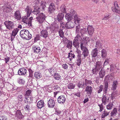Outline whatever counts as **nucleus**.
<instances>
[{"label":"nucleus","instance_id":"19","mask_svg":"<svg viewBox=\"0 0 120 120\" xmlns=\"http://www.w3.org/2000/svg\"><path fill=\"white\" fill-rule=\"evenodd\" d=\"M25 11L27 13V16L28 17L31 13L32 9L30 7L27 6L25 9Z\"/></svg>","mask_w":120,"mask_h":120},{"label":"nucleus","instance_id":"26","mask_svg":"<svg viewBox=\"0 0 120 120\" xmlns=\"http://www.w3.org/2000/svg\"><path fill=\"white\" fill-rule=\"evenodd\" d=\"M117 112V109L116 108H114L113 109L111 112L110 113L111 116H116Z\"/></svg>","mask_w":120,"mask_h":120},{"label":"nucleus","instance_id":"43","mask_svg":"<svg viewBox=\"0 0 120 120\" xmlns=\"http://www.w3.org/2000/svg\"><path fill=\"white\" fill-rule=\"evenodd\" d=\"M66 6L64 5L63 4L60 8V10L62 12L65 13L66 12Z\"/></svg>","mask_w":120,"mask_h":120},{"label":"nucleus","instance_id":"11","mask_svg":"<svg viewBox=\"0 0 120 120\" xmlns=\"http://www.w3.org/2000/svg\"><path fill=\"white\" fill-rule=\"evenodd\" d=\"M27 70L24 68H20L18 71V73L20 75H23L26 74Z\"/></svg>","mask_w":120,"mask_h":120},{"label":"nucleus","instance_id":"42","mask_svg":"<svg viewBox=\"0 0 120 120\" xmlns=\"http://www.w3.org/2000/svg\"><path fill=\"white\" fill-rule=\"evenodd\" d=\"M18 83L22 85H24L25 82L24 80L21 78H19L18 80Z\"/></svg>","mask_w":120,"mask_h":120},{"label":"nucleus","instance_id":"53","mask_svg":"<svg viewBox=\"0 0 120 120\" xmlns=\"http://www.w3.org/2000/svg\"><path fill=\"white\" fill-rule=\"evenodd\" d=\"M75 86V85L73 84V83H71L68 85V87L69 89H73Z\"/></svg>","mask_w":120,"mask_h":120},{"label":"nucleus","instance_id":"27","mask_svg":"<svg viewBox=\"0 0 120 120\" xmlns=\"http://www.w3.org/2000/svg\"><path fill=\"white\" fill-rule=\"evenodd\" d=\"M77 85L78 87L79 88H83L85 86L84 83L83 81L79 82L77 84Z\"/></svg>","mask_w":120,"mask_h":120},{"label":"nucleus","instance_id":"12","mask_svg":"<svg viewBox=\"0 0 120 120\" xmlns=\"http://www.w3.org/2000/svg\"><path fill=\"white\" fill-rule=\"evenodd\" d=\"M49 34L46 30H42L41 32V36L44 38H46L48 37Z\"/></svg>","mask_w":120,"mask_h":120},{"label":"nucleus","instance_id":"24","mask_svg":"<svg viewBox=\"0 0 120 120\" xmlns=\"http://www.w3.org/2000/svg\"><path fill=\"white\" fill-rule=\"evenodd\" d=\"M104 87L103 89L104 91L106 92L108 89V82L107 81L105 80L104 82Z\"/></svg>","mask_w":120,"mask_h":120},{"label":"nucleus","instance_id":"61","mask_svg":"<svg viewBox=\"0 0 120 120\" xmlns=\"http://www.w3.org/2000/svg\"><path fill=\"white\" fill-rule=\"evenodd\" d=\"M81 60L79 58L77 60L76 63L79 66L81 64Z\"/></svg>","mask_w":120,"mask_h":120},{"label":"nucleus","instance_id":"4","mask_svg":"<svg viewBox=\"0 0 120 120\" xmlns=\"http://www.w3.org/2000/svg\"><path fill=\"white\" fill-rule=\"evenodd\" d=\"M46 16L45 14L41 13L40 15L36 17V19L39 23L42 24L45 20Z\"/></svg>","mask_w":120,"mask_h":120},{"label":"nucleus","instance_id":"23","mask_svg":"<svg viewBox=\"0 0 120 120\" xmlns=\"http://www.w3.org/2000/svg\"><path fill=\"white\" fill-rule=\"evenodd\" d=\"M105 71L103 69H101L99 73V77L100 78H103L105 76Z\"/></svg>","mask_w":120,"mask_h":120},{"label":"nucleus","instance_id":"18","mask_svg":"<svg viewBox=\"0 0 120 120\" xmlns=\"http://www.w3.org/2000/svg\"><path fill=\"white\" fill-rule=\"evenodd\" d=\"M44 105V103L42 100H40L37 103V107L39 109H41L43 107Z\"/></svg>","mask_w":120,"mask_h":120},{"label":"nucleus","instance_id":"2","mask_svg":"<svg viewBox=\"0 0 120 120\" xmlns=\"http://www.w3.org/2000/svg\"><path fill=\"white\" fill-rule=\"evenodd\" d=\"M102 63L101 61H98L95 63V68L93 69L92 70L93 74H97V72L99 71L100 69H102L103 67Z\"/></svg>","mask_w":120,"mask_h":120},{"label":"nucleus","instance_id":"56","mask_svg":"<svg viewBox=\"0 0 120 120\" xmlns=\"http://www.w3.org/2000/svg\"><path fill=\"white\" fill-rule=\"evenodd\" d=\"M31 91L30 90H27L26 92L25 96H29L30 95Z\"/></svg>","mask_w":120,"mask_h":120},{"label":"nucleus","instance_id":"64","mask_svg":"<svg viewBox=\"0 0 120 120\" xmlns=\"http://www.w3.org/2000/svg\"><path fill=\"white\" fill-rule=\"evenodd\" d=\"M62 67L64 69H67L68 68V66L67 64H63Z\"/></svg>","mask_w":120,"mask_h":120},{"label":"nucleus","instance_id":"33","mask_svg":"<svg viewBox=\"0 0 120 120\" xmlns=\"http://www.w3.org/2000/svg\"><path fill=\"white\" fill-rule=\"evenodd\" d=\"M19 30L18 28H16L14 29L12 31V34H11V36H13L15 37L17 34V33Z\"/></svg>","mask_w":120,"mask_h":120},{"label":"nucleus","instance_id":"49","mask_svg":"<svg viewBox=\"0 0 120 120\" xmlns=\"http://www.w3.org/2000/svg\"><path fill=\"white\" fill-rule=\"evenodd\" d=\"M81 35L82 36L83 34H86L87 33V31L86 28L81 29L80 30V32Z\"/></svg>","mask_w":120,"mask_h":120},{"label":"nucleus","instance_id":"51","mask_svg":"<svg viewBox=\"0 0 120 120\" xmlns=\"http://www.w3.org/2000/svg\"><path fill=\"white\" fill-rule=\"evenodd\" d=\"M106 51L104 49H103L102 50L101 52L102 55L101 56L103 58L105 57L106 55Z\"/></svg>","mask_w":120,"mask_h":120},{"label":"nucleus","instance_id":"9","mask_svg":"<svg viewBox=\"0 0 120 120\" xmlns=\"http://www.w3.org/2000/svg\"><path fill=\"white\" fill-rule=\"evenodd\" d=\"M14 18L17 20H20L21 18V16L20 11L19 10L15 11L14 14Z\"/></svg>","mask_w":120,"mask_h":120},{"label":"nucleus","instance_id":"30","mask_svg":"<svg viewBox=\"0 0 120 120\" xmlns=\"http://www.w3.org/2000/svg\"><path fill=\"white\" fill-rule=\"evenodd\" d=\"M22 22L27 24L29 25V22H28V19L26 16H23L22 18Z\"/></svg>","mask_w":120,"mask_h":120},{"label":"nucleus","instance_id":"5","mask_svg":"<svg viewBox=\"0 0 120 120\" xmlns=\"http://www.w3.org/2000/svg\"><path fill=\"white\" fill-rule=\"evenodd\" d=\"M114 7H112V11L120 15V10L118 9L117 8V7L118 8H119V6L118 5V3L116 1H115L114 2Z\"/></svg>","mask_w":120,"mask_h":120},{"label":"nucleus","instance_id":"44","mask_svg":"<svg viewBox=\"0 0 120 120\" xmlns=\"http://www.w3.org/2000/svg\"><path fill=\"white\" fill-rule=\"evenodd\" d=\"M102 101L104 105H105L107 103V98L105 95L103 96Z\"/></svg>","mask_w":120,"mask_h":120},{"label":"nucleus","instance_id":"38","mask_svg":"<svg viewBox=\"0 0 120 120\" xmlns=\"http://www.w3.org/2000/svg\"><path fill=\"white\" fill-rule=\"evenodd\" d=\"M96 46L97 47L101 48L102 46V44L101 41L97 40L96 42Z\"/></svg>","mask_w":120,"mask_h":120},{"label":"nucleus","instance_id":"37","mask_svg":"<svg viewBox=\"0 0 120 120\" xmlns=\"http://www.w3.org/2000/svg\"><path fill=\"white\" fill-rule=\"evenodd\" d=\"M25 98L24 101L27 102H28L31 103L32 102L33 99L31 97L29 96H25Z\"/></svg>","mask_w":120,"mask_h":120},{"label":"nucleus","instance_id":"15","mask_svg":"<svg viewBox=\"0 0 120 120\" xmlns=\"http://www.w3.org/2000/svg\"><path fill=\"white\" fill-rule=\"evenodd\" d=\"M3 10L4 12L6 13H9L11 12L12 10V8L11 6L8 5H6L4 7Z\"/></svg>","mask_w":120,"mask_h":120},{"label":"nucleus","instance_id":"50","mask_svg":"<svg viewBox=\"0 0 120 120\" xmlns=\"http://www.w3.org/2000/svg\"><path fill=\"white\" fill-rule=\"evenodd\" d=\"M59 36L60 37L63 38L64 37V33L61 29H60L59 31Z\"/></svg>","mask_w":120,"mask_h":120},{"label":"nucleus","instance_id":"54","mask_svg":"<svg viewBox=\"0 0 120 120\" xmlns=\"http://www.w3.org/2000/svg\"><path fill=\"white\" fill-rule=\"evenodd\" d=\"M80 47L82 50H83L87 48L85 46V45L82 42L81 44Z\"/></svg>","mask_w":120,"mask_h":120},{"label":"nucleus","instance_id":"52","mask_svg":"<svg viewBox=\"0 0 120 120\" xmlns=\"http://www.w3.org/2000/svg\"><path fill=\"white\" fill-rule=\"evenodd\" d=\"M72 41H68L67 47L70 49L72 47Z\"/></svg>","mask_w":120,"mask_h":120},{"label":"nucleus","instance_id":"25","mask_svg":"<svg viewBox=\"0 0 120 120\" xmlns=\"http://www.w3.org/2000/svg\"><path fill=\"white\" fill-rule=\"evenodd\" d=\"M40 2V0H35L33 2L34 4V6L37 8H40L39 2Z\"/></svg>","mask_w":120,"mask_h":120},{"label":"nucleus","instance_id":"13","mask_svg":"<svg viewBox=\"0 0 120 120\" xmlns=\"http://www.w3.org/2000/svg\"><path fill=\"white\" fill-rule=\"evenodd\" d=\"M88 33L90 35H92L94 32V28L92 26H88L87 28Z\"/></svg>","mask_w":120,"mask_h":120},{"label":"nucleus","instance_id":"28","mask_svg":"<svg viewBox=\"0 0 120 120\" xmlns=\"http://www.w3.org/2000/svg\"><path fill=\"white\" fill-rule=\"evenodd\" d=\"M16 115L19 119L22 118L23 116L22 115L20 110H17L16 112Z\"/></svg>","mask_w":120,"mask_h":120},{"label":"nucleus","instance_id":"60","mask_svg":"<svg viewBox=\"0 0 120 120\" xmlns=\"http://www.w3.org/2000/svg\"><path fill=\"white\" fill-rule=\"evenodd\" d=\"M48 70L50 74L51 75H53L54 74V69L53 68H50Z\"/></svg>","mask_w":120,"mask_h":120},{"label":"nucleus","instance_id":"10","mask_svg":"<svg viewBox=\"0 0 120 120\" xmlns=\"http://www.w3.org/2000/svg\"><path fill=\"white\" fill-rule=\"evenodd\" d=\"M74 25L75 24L73 22L69 21L66 23L65 26L66 28L68 29L73 28Z\"/></svg>","mask_w":120,"mask_h":120},{"label":"nucleus","instance_id":"55","mask_svg":"<svg viewBox=\"0 0 120 120\" xmlns=\"http://www.w3.org/2000/svg\"><path fill=\"white\" fill-rule=\"evenodd\" d=\"M103 86L102 85H101L99 88V90H98V93H100L103 89Z\"/></svg>","mask_w":120,"mask_h":120},{"label":"nucleus","instance_id":"3","mask_svg":"<svg viewBox=\"0 0 120 120\" xmlns=\"http://www.w3.org/2000/svg\"><path fill=\"white\" fill-rule=\"evenodd\" d=\"M7 29L9 30L14 28L15 25L13 22L9 21H6L4 23Z\"/></svg>","mask_w":120,"mask_h":120},{"label":"nucleus","instance_id":"39","mask_svg":"<svg viewBox=\"0 0 120 120\" xmlns=\"http://www.w3.org/2000/svg\"><path fill=\"white\" fill-rule=\"evenodd\" d=\"M82 39V38L81 36L79 35V34H78L75 37L74 40H75L78 42H80L81 41Z\"/></svg>","mask_w":120,"mask_h":120},{"label":"nucleus","instance_id":"62","mask_svg":"<svg viewBox=\"0 0 120 120\" xmlns=\"http://www.w3.org/2000/svg\"><path fill=\"white\" fill-rule=\"evenodd\" d=\"M33 19L32 17H30L28 19V22H29V26H30L32 22V20Z\"/></svg>","mask_w":120,"mask_h":120},{"label":"nucleus","instance_id":"14","mask_svg":"<svg viewBox=\"0 0 120 120\" xmlns=\"http://www.w3.org/2000/svg\"><path fill=\"white\" fill-rule=\"evenodd\" d=\"M98 50L97 48H95L91 52V55L92 57L94 58L97 56L98 55Z\"/></svg>","mask_w":120,"mask_h":120},{"label":"nucleus","instance_id":"6","mask_svg":"<svg viewBox=\"0 0 120 120\" xmlns=\"http://www.w3.org/2000/svg\"><path fill=\"white\" fill-rule=\"evenodd\" d=\"M47 105L50 108H53L54 107L55 103V101L52 99H50L47 102Z\"/></svg>","mask_w":120,"mask_h":120},{"label":"nucleus","instance_id":"45","mask_svg":"<svg viewBox=\"0 0 120 120\" xmlns=\"http://www.w3.org/2000/svg\"><path fill=\"white\" fill-rule=\"evenodd\" d=\"M111 17V14L110 13L106 14L105 17L103 18L102 20L108 19Z\"/></svg>","mask_w":120,"mask_h":120},{"label":"nucleus","instance_id":"7","mask_svg":"<svg viewBox=\"0 0 120 120\" xmlns=\"http://www.w3.org/2000/svg\"><path fill=\"white\" fill-rule=\"evenodd\" d=\"M66 98L64 95L60 96L57 99L58 102L61 104H64L66 101Z\"/></svg>","mask_w":120,"mask_h":120},{"label":"nucleus","instance_id":"41","mask_svg":"<svg viewBox=\"0 0 120 120\" xmlns=\"http://www.w3.org/2000/svg\"><path fill=\"white\" fill-rule=\"evenodd\" d=\"M117 81H115L113 82L112 87V90H113L116 89L117 87Z\"/></svg>","mask_w":120,"mask_h":120},{"label":"nucleus","instance_id":"40","mask_svg":"<svg viewBox=\"0 0 120 120\" xmlns=\"http://www.w3.org/2000/svg\"><path fill=\"white\" fill-rule=\"evenodd\" d=\"M75 55L74 54L70 53V52L68 53V58H69V60L70 61L73 58L75 57Z\"/></svg>","mask_w":120,"mask_h":120},{"label":"nucleus","instance_id":"57","mask_svg":"<svg viewBox=\"0 0 120 120\" xmlns=\"http://www.w3.org/2000/svg\"><path fill=\"white\" fill-rule=\"evenodd\" d=\"M98 105L99 106L100 108V110H99V111L101 112L104 109L103 106L102 105V103L101 104H99Z\"/></svg>","mask_w":120,"mask_h":120},{"label":"nucleus","instance_id":"29","mask_svg":"<svg viewBox=\"0 0 120 120\" xmlns=\"http://www.w3.org/2000/svg\"><path fill=\"white\" fill-rule=\"evenodd\" d=\"M54 78L56 80H60L61 79V76L58 74L56 73H54Z\"/></svg>","mask_w":120,"mask_h":120},{"label":"nucleus","instance_id":"59","mask_svg":"<svg viewBox=\"0 0 120 120\" xmlns=\"http://www.w3.org/2000/svg\"><path fill=\"white\" fill-rule=\"evenodd\" d=\"M23 97L21 95H19L18 97V99L19 101H21L23 100Z\"/></svg>","mask_w":120,"mask_h":120},{"label":"nucleus","instance_id":"35","mask_svg":"<svg viewBox=\"0 0 120 120\" xmlns=\"http://www.w3.org/2000/svg\"><path fill=\"white\" fill-rule=\"evenodd\" d=\"M35 8L34 10L32 11V13L36 15H39L40 14V12L39 10L40 8Z\"/></svg>","mask_w":120,"mask_h":120},{"label":"nucleus","instance_id":"63","mask_svg":"<svg viewBox=\"0 0 120 120\" xmlns=\"http://www.w3.org/2000/svg\"><path fill=\"white\" fill-rule=\"evenodd\" d=\"M75 11L73 10H72L70 11V14L71 16H72L74 15L75 14Z\"/></svg>","mask_w":120,"mask_h":120},{"label":"nucleus","instance_id":"48","mask_svg":"<svg viewBox=\"0 0 120 120\" xmlns=\"http://www.w3.org/2000/svg\"><path fill=\"white\" fill-rule=\"evenodd\" d=\"M112 60V59L111 58H107L106 59L105 61L104 64V66H105L107 64L110 62L109 61L111 60Z\"/></svg>","mask_w":120,"mask_h":120},{"label":"nucleus","instance_id":"16","mask_svg":"<svg viewBox=\"0 0 120 120\" xmlns=\"http://www.w3.org/2000/svg\"><path fill=\"white\" fill-rule=\"evenodd\" d=\"M93 87L90 86H86L85 91L86 92L88 95H90L92 93Z\"/></svg>","mask_w":120,"mask_h":120},{"label":"nucleus","instance_id":"20","mask_svg":"<svg viewBox=\"0 0 120 120\" xmlns=\"http://www.w3.org/2000/svg\"><path fill=\"white\" fill-rule=\"evenodd\" d=\"M46 3L43 1L41 2V3L39 4L40 9L42 8V10L43 11L45 10V9L46 7Z\"/></svg>","mask_w":120,"mask_h":120},{"label":"nucleus","instance_id":"22","mask_svg":"<svg viewBox=\"0 0 120 120\" xmlns=\"http://www.w3.org/2000/svg\"><path fill=\"white\" fill-rule=\"evenodd\" d=\"M83 52L82 53V55L84 56V57L83 59H85V57L87 56L89 54V52L87 48L84 49L83 50H82Z\"/></svg>","mask_w":120,"mask_h":120},{"label":"nucleus","instance_id":"32","mask_svg":"<svg viewBox=\"0 0 120 120\" xmlns=\"http://www.w3.org/2000/svg\"><path fill=\"white\" fill-rule=\"evenodd\" d=\"M76 40H74L73 42V45L74 47L76 48H78L79 46V44L80 42H78L77 41H76Z\"/></svg>","mask_w":120,"mask_h":120},{"label":"nucleus","instance_id":"46","mask_svg":"<svg viewBox=\"0 0 120 120\" xmlns=\"http://www.w3.org/2000/svg\"><path fill=\"white\" fill-rule=\"evenodd\" d=\"M112 103L110 102L106 105V108L107 110H110L112 109Z\"/></svg>","mask_w":120,"mask_h":120},{"label":"nucleus","instance_id":"34","mask_svg":"<svg viewBox=\"0 0 120 120\" xmlns=\"http://www.w3.org/2000/svg\"><path fill=\"white\" fill-rule=\"evenodd\" d=\"M109 112H107L105 110L101 114V118H104L106 116L109 115Z\"/></svg>","mask_w":120,"mask_h":120},{"label":"nucleus","instance_id":"1","mask_svg":"<svg viewBox=\"0 0 120 120\" xmlns=\"http://www.w3.org/2000/svg\"><path fill=\"white\" fill-rule=\"evenodd\" d=\"M29 32L28 30L23 29L20 32V36L24 39L27 40L30 39L32 37V35L29 34Z\"/></svg>","mask_w":120,"mask_h":120},{"label":"nucleus","instance_id":"21","mask_svg":"<svg viewBox=\"0 0 120 120\" xmlns=\"http://www.w3.org/2000/svg\"><path fill=\"white\" fill-rule=\"evenodd\" d=\"M64 16L63 13H59L57 16V19L58 21L60 22V20L63 19Z\"/></svg>","mask_w":120,"mask_h":120},{"label":"nucleus","instance_id":"31","mask_svg":"<svg viewBox=\"0 0 120 120\" xmlns=\"http://www.w3.org/2000/svg\"><path fill=\"white\" fill-rule=\"evenodd\" d=\"M65 18L67 21H70L73 19V17L71 16L68 13L66 14L65 16Z\"/></svg>","mask_w":120,"mask_h":120},{"label":"nucleus","instance_id":"58","mask_svg":"<svg viewBox=\"0 0 120 120\" xmlns=\"http://www.w3.org/2000/svg\"><path fill=\"white\" fill-rule=\"evenodd\" d=\"M30 106L28 104L25 105L24 107V108L25 110L27 111H28L30 109Z\"/></svg>","mask_w":120,"mask_h":120},{"label":"nucleus","instance_id":"47","mask_svg":"<svg viewBox=\"0 0 120 120\" xmlns=\"http://www.w3.org/2000/svg\"><path fill=\"white\" fill-rule=\"evenodd\" d=\"M75 32L76 33L79 34L80 32V30H81L80 25H78L75 27Z\"/></svg>","mask_w":120,"mask_h":120},{"label":"nucleus","instance_id":"8","mask_svg":"<svg viewBox=\"0 0 120 120\" xmlns=\"http://www.w3.org/2000/svg\"><path fill=\"white\" fill-rule=\"evenodd\" d=\"M55 10V7L54 4L51 3L50 4L48 9V12L50 13H51L53 12Z\"/></svg>","mask_w":120,"mask_h":120},{"label":"nucleus","instance_id":"17","mask_svg":"<svg viewBox=\"0 0 120 120\" xmlns=\"http://www.w3.org/2000/svg\"><path fill=\"white\" fill-rule=\"evenodd\" d=\"M32 49L34 53H39L41 51V49L40 47L35 46L33 45Z\"/></svg>","mask_w":120,"mask_h":120},{"label":"nucleus","instance_id":"36","mask_svg":"<svg viewBox=\"0 0 120 120\" xmlns=\"http://www.w3.org/2000/svg\"><path fill=\"white\" fill-rule=\"evenodd\" d=\"M34 76L36 79H38L41 77V75L40 73L36 72L34 73Z\"/></svg>","mask_w":120,"mask_h":120}]
</instances>
